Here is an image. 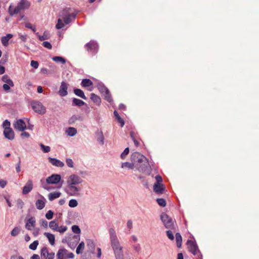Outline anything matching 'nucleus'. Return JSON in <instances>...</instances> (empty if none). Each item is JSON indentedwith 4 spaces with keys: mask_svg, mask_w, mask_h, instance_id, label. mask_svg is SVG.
I'll list each match as a JSON object with an SVG mask.
<instances>
[{
    "mask_svg": "<svg viewBox=\"0 0 259 259\" xmlns=\"http://www.w3.org/2000/svg\"><path fill=\"white\" fill-rule=\"evenodd\" d=\"M108 231L111 246L114 251L115 258L124 259L123 247L120 244L114 229L113 228H110L109 229Z\"/></svg>",
    "mask_w": 259,
    "mask_h": 259,
    "instance_id": "nucleus-1",
    "label": "nucleus"
},
{
    "mask_svg": "<svg viewBox=\"0 0 259 259\" xmlns=\"http://www.w3.org/2000/svg\"><path fill=\"white\" fill-rule=\"evenodd\" d=\"M82 181V179L77 175L72 174L69 176L67 180V193L70 196L78 195L81 188L77 185L81 184Z\"/></svg>",
    "mask_w": 259,
    "mask_h": 259,
    "instance_id": "nucleus-2",
    "label": "nucleus"
},
{
    "mask_svg": "<svg viewBox=\"0 0 259 259\" xmlns=\"http://www.w3.org/2000/svg\"><path fill=\"white\" fill-rule=\"evenodd\" d=\"M60 16L61 18L58 19L56 28L60 29L64 27L65 25L70 23L76 18V15L75 13L70 12V8H65L61 12Z\"/></svg>",
    "mask_w": 259,
    "mask_h": 259,
    "instance_id": "nucleus-3",
    "label": "nucleus"
},
{
    "mask_svg": "<svg viewBox=\"0 0 259 259\" xmlns=\"http://www.w3.org/2000/svg\"><path fill=\"white\" fill-rule=\"evenodd\" d=\"M131 159L135 163L138 162L137 168L139 171L145 172L149 167V163L147 158L138 152L132 155Z\"/></svg>",
    "mask_w": 259,
    "mask_h": 259,
    "instance_id": "nucleus-4",
    "label": "nucleus"
},
{
    "mask_svg": "<svg viewBox=\"0 0 259 259\" xmlns=\"http://www.w3.org/2000/svg\"><path fill=\"white\" fill-rule=\"evenodd\" d=\"M30 7V3L27 0H21L16 7L10 6L9 8L10 15L17 14L21 11L27 9Z\"/></svg>",
    "mask_w": 259,
    "mask_h": 259,
    "instance_id": "nucleus-5",
    "label": "nucleus"
},
{
    "mask_svg": "<svg viewBox=\"0 0 259 259\" xmlns=\"http://www.w3.org/2000/svg\"><path fill=\"white\" fill-rule=\"evenodd\" d=\"M187 244L189 251L193 254L195 259H202V255L195 241L188 240Z\"/></svg>",
    "mask_w": 259,
    "mask_h": 259,
    "instance_id": "nucleus-6",
    "label": "nucleus"
},
{
    "mask_svg": "<svg viewBox=\"0 0 259 259\" xmlns=\"http://www.w3.org/2000/svg\"><path fill=\"white\" fill-rule=\"evenodd\" d=\"M74 257L73 253L69 252L65 248L59 249L56 254L57 259H69L73 258Z\"/></svg>",
    "mask_w": 259,
    "mask_h": 259,
    "instance_id": "nucleus-7",
    "label": "nucleus"
},
{
    "mask_svg": "<svg viewBox=\"0 0 259 259\" xmlns=\"http://www.w3.org/2000/svg\"><path fill=\"white\" fill-rule=\"evenodd\" d=\"M2 80L5 83L3 85V90L7 93L10 92L11 88L14 86L12 80L7 75H4L2 77Z\"/></svg>",
    "mask_w": 259,
    "mask_h": 259,
    "instance_id": "nucleus-8",
    "label": "nucleus"
},
{
    "mask_svg": "<svg viewBox=\"0 0 259 259\" xmlns=\"http://www.w3.org/2000/svg\"><path fill=\"white\" fill-rule=\"evenodd\" d=\"M84 48L88 52L91 53L92 55L96 54L98 51V44L94 40H91L87 43L84 46Z\"/></svg>",
    "mask_w": 259,
    "mask_h": 259,
    "instance_id": "nucleus-9",
    "label": "nucleus"
},
{
    "mask_svg": "<svg viewBox=\"0 0 259 259\" xmlns=\"http://www.w3.org/2000/svg\"><path fill=\"white\" fill-rule=\"evenodd\" d=\"M80 240V235H73L71 238L69 239L67 241L65 239H63L62 240V242H67V244L69 247L74 249L76 247L77 244L78 243Z\"/></svg>",
    "mask_w": 259,
    "mask_h": 259,
    "instance_id": "nucleus-10",
    "label": "nucleus"
},
{
    "mask_svg": "<svg viewBox=\"0 0 259 259\" xmlns=\"http://www.w3.org/2000/svg\"><path fill=\"white\" fill-rule=\"evenodd\" d=\"M161 220L165 228L172 229L174 227V222L171 218L168 216L165 213L161 214Z\"/></svg>",
    "mask_w": 259,
    "mask_h": 259,
    "instance_id": "nucleus-11",
    "label": "nucleus"
},
{
    "mask_svg": "<svg viewBox=\"0 0 259 259\" xmlns=\"http://www.w3.org/2000/svg\"><path fill=\"white\" fill-rule=\"evenodd\" d=\"M33 110L36 113L40 114H44L46 112V108L39 102L34 101L31 103Z\"/></svg>",
    "mask_w": 259,
    "mask_h": 259,
    "instance_id": "nucleus-12",
    "label": "nucleus"
},
{
    "mask_svg": "<svg viewBox=\"0 0 259 259\" xmlns=\"http://www.w3.org/2000/svg\"><path fill=\"white\" fill-rule=\"evenodd\" d=\"M40 256L41 259H53L55 257V253L49 252L47 247H44L41 249Z\"/></svg>",
    "mask_w": 259,
    "mask_h": 259,
    "instance_id": "nucleus-13",
    "label": "nucleus"
},
{
    "mask_svg": "<svg viewBox=\"0 0 259 259\" xmlns=\"http://www.w3.org/2000/svg\"><path fill=\"white\" fill-rule=\"evenodd\" d=\"M61 179V176L59 174H53L46 179V182L48 184H57L59 183Z\"/></svg>",
    "mask_w": 259,
    "mask_h": 259,
    "instance_id": "nucleus-14",
    "label": "nucleus"
},
{
    "mask_svg": "<svg viewBox=\"0 0 259 259\" xmlns=\"http://www.w3.org/2000/svg\"><path fill=\"white\" fill-rule=\"evenodd\" d=\"M14 127L16 130L22 132L26 128L25 122L21 119L17 120L14 123Z\"/></svg>",
    "mask_w": 259,
    "mask_h": 259,
    "instance_id": "nucleus-15",
    "label": "nucleus"
},
{
    "mask_svg": "<svg viewBox=\"0 0 259 259\" xmlns=\"http://www.w3.org/2000/svg\"><path fill=\"white\" fill-rule=\"evenodd\" d=\"M36 225V220L34 217H31L26 220L25 228L29 231H31L32 228H34Z\"/></svg>",
    "mask_w": 259,
    "mask_h": 259,
    "instance_id": "nucleus-16",
    "label": "nucleus"
},
{
    "mask_svg": "<svg viewBox=\"0 0 259 259\" xmlns=\"http://www.w3.org/2000/svg\"><path fill=\"white\" fill-rule=\"evenodd\" d=\"M68 85V84L64 81L61 82L59 91V94L61 96L64 97L67 95Z\"/></svg>",
    "mask_w": 259,
    "mask_h": 259,
    "instance_id": "nucleus-17",
    "label": "nucleus"
},
{
    "mask_svg": "<svg viewBox=\"0 0 259 259\" xmlns=\"http://www.w3.org/2000/svg\"><path fill=\"white\" fill-rule=\"evenodd\" d=\"M33 189V183L31 180H29L25 185L24 186L22 190V193L24 195L29 193Z\"/></svg>",
    "mask_w": 259,
    "mask_h": 259,
    "instance_id": "nucleus-18",
    "label": "nucleus"
},
{
    "mask_svg": "<svg viewBox=\"0 0 259 259\" xmlns=\"http://www.w3.org/2000/svg\"><path fill=\"white\" fill-rule=\"evenodd\" d=\"M40 199H38L35 202V206L38 209H43L46 204V200L42 195H40Z\"/></svg>",
    "mask_w": 259,
    "mask_h": 259,
    "instance_id": "nucleus-19",
    "label": "nucleus"
},
{
    "mask_svg": "<svg viewBox=\"0 0 259 259\" xmlns=\"http://www.w3.org/2000/svg\"><path fill=\"white\" fill-rule=\"evenodd\" d=\"M48 160L54 166L59 167H62L64 166V163L63 162L56 158L49 157Z\"/></svg>",
    "mask_w": 259,
    "mask_h": 259,
    "instance_id": "nucleus-20",
    "label": "nucleus"
},
{
    "mask_svg": "<svg viewBox=\"0 0 259 259\" xmlns=\"http://www.w3.org/2000/svg\"><path fill=\"white\" fill-rule=\"evenodd\" d=\"M4 135L6 138L10 140H12L15 138L14 132L12 128L4 130Z\"/></svg>",
    "mask_w": 259,
    "mask_h": 259,
    "instance_id": "nucleus-21",
    "label": "nucleus"
},
{
    "mask_svg": "<svg viewBox=\"0 0 259 259\" xmlns=\"http://www.w3.org/2000/svg\"><path fill=\"white\" fill-rule=\"evenodd\" d=\"M164 188V186L162 184H155L153 187L154 191L158 194H162Z\"/></svg>",
    "mask_w": 259,
    "mask_h": 259,
    "instance_id": "nucleus-22",
    "label": "nucleus"
},
{
    "mask_svg": "<svg viewBox=\"0 0 259 259\" xmlns=\"http://www.w3.org/2000/svg\"><path fill=\"white\" fill-rule=\"evenodd\" d=\"M13 37L11 34H8L6 36H3L1 38V41L3 45L5 47H7L9 45V40Z\"/></svg>",
    "mask_w": 259,
    "mask_h": 259,
    "instance_id": "nucleus-23",
    "label": "nucleus"
},
{
    "mask_svg": "<svg viewBox=\"0 0 259 259\" xmlns=\"http://www.w3.org/2000/svg\"><path fill=\"white\" fill-rule=\"evenodd\" d=\"M61 195V193L58 191L50 193L48 195V199L50 201H53L55 199L60 197Z\"/></svg>",
    "mask_w": 259,
    "mask_h": 259,
    "instance_id": "nucleus-24",
    "label": "nucleus"
},
{
    "mask_svg": "<svg viewBox=\"0 0 259 259\" xmlns=\"http://www.w3.org/2000/svg\"><path fill=\"white\" fill-rule=\"evenodd\" d=\"M44 235L48 238L50 243L52 245H54L55 244V238L53 234L50 233L45 232L44 233Z\"/></svg>",
    "mask_w": 259,
    "mask_h": 259,
    "instance_id": "nucleus-25",
    "label": "nucleus"
},
{
    "mask_svg": "<svg viewBox=\"0 0 259 259\" xmlns=\"http://www.w3.org/2000/svg\"><path fill=\"white\" fill-rule=\"evenodd\" d=\"M36 35L38 36V39L40 41H43V40H46V39H48L50 38V33L48 31H45L44 32L42 35H38V33H36Z\"/></svg>",
    "mask_w": 259,
    "mask_h": 259,
    "instance_id": "nucleus-26",
    "label": "nucleus"
},
{
    "mask_svg": "<svg viewBox=\"0 0 259 259\" xmlns=\"http://www.w3.org/2000/svg\"><path fill=\"white\" fill-rule=\"evenodd\" d=\"M91 99L97 105H99L101 102L100 98L94 93L91 94Z\"/></svg>",
    "mask_w": 259,
    "mask_h": 259,
    "instance_id": "nucleus-27",
    "label": "nucleus"
},
{
    "mask_svg": "<svg viewBox=\"0 0 259 259\" xmlns=\"http://www.w3.org/2000/svg\"><path fill=\"white\" fill-rule=\"evenodd\" d=\"M85 104V103L78 99L73 98L72 100V105L81 107Z\"/></svg>",
    "mask_w": 259,
    "mask_h": 259,
    "instance_id": "nucleus-28",
    "label": "nucleus"
},
{
    "mask_svg": "<svg viewBox=\"0 0 259 259\" xmlns=\"http://www.w3.org/2000/svg\"><path fill=\"white\" fill-rule=\"evenodd\" d=\"M74 93L76 96L81 98L85 100L87 99L85 96L83 92L80 89H74Z\"/></svg>",
    "mask_w": 259,
    "mask_h": 259,
    "instance_id": "nucleus-29",
    "label": "nucleus"
},
{
    "mask_svg": "<svg viewBox=\"0 0 259 259\" xmlns=\"http://www.w3.org/2000/svg\"><path fill=\"white\" fill-rule=\"evenodd\" d=\"M66 133L69 136H73L76 134L77 130L74 127H70L66 130Z\"/></svg>",
    "mask_w": 259,
    "mask_h": 259,
    "instance_id": "nucleus-30",
    "label": "nucleus"
},
{
    "mask_svg": "<svg viewBox=\"0 0 259 259\" xmlns=\"http://www.w3.org/2000/svg\"><path fill=\"white\" fill-rule=\"evenodd\" d=\"M97 141L101 145H103L104 143V137L103 133L100 131L97 133Z\"/></svg>",
    "mask_w": 259,
    "mask_h": 259,
    "instance_id": "nucleus-31",
    "label": "nucleus"
},
{
    "mask_svg": "<svg viewBox=\"0 0 259 259\" xmlns=\"http://www.w3.org/2000/svg\"><path fill=\"white\" fill-rule=\"evenodd\" d=\"M176 240L178 247L180 248L182 246V238L180 233H177L176 234Z\"/></svg>",
    "mask_w": 259,
    "mask_h": 259,
    "instance_id": "nucleus-32",
    "label": "nucleus"
},
{
    "mask_svg": "<svg viewBox=\"0 0 259 259\" xmlns=\"http://www.w3.org/2000/svg\"><path fill=\"white\" fill-rule=\"evenodd\" d=\"M52 60L57 63L65 64L66 62V59L60 56H55L52 58Z\"/></svg>",
    "mask_w": 259,
    "mask_h": 259,
    "instance_id": "nucleus-33",
    "label": "nucleus"
},
{
    "mask_svg": "<svg viewBox=\"0 0 259 259\" xmlns=\"http://www.w3.org/2000/svg\"><path fill=\"white\" fill-rule=\"evenodd\" d=\"M81 84L83 87H89L93 84V82L89 79H83L81 81Z\"/></svg>",
    "mask_w": 259,
    "mask_h": 259,
    "instance_id": "nucleus-34",
    "label": "nucleus"
},
{
    "mask_svg": "<svg viewBox=\"0 0 259 259\" xmlns=\"http://www.w3.org/2000/svg\"><path fill=\"white\" fill-rule=\"evenodd\" d=\"M84 249V243L81 242L77 247L76 252L77 254L81 253Z\"/></svg>",
    "mask_w": 259,
    "mask_h": 259,
    "instance_id": "nucleus-35",
    "label": "nucleus"
},
{
    "mask_svg": "<svg viewBox=\"0 0 259 259\" xmlns=\"http://www.w3.org/2000/svg\"><path fill=\"white\" fill-rule=\"evenodd\" d=\"M58 226V224L55 221H51L49 223V227L53 231H56Z\"/></svg>",
    "mask_w": 259,
    "mask_h": 259,
    "instance_id": "nucleus-36",
    "label": "nucleus"
},
{
    "mask_svg": "<svg viewBox=\"0 0 259 259\" xmlns=\"http://www.w3.org/2000/svg\"><path fill=\"white\" fill-rule=\"evenodd\" d=\"M122 168H127L128 169H134V164L133 163H130L128 162H125L122 163L121 164Z\"/></svg>",
    "mask_w": 259,
    "mask_h": 259,
    "instance_id": "nucleus-37",
    "label": "nucleus"
},
{
    "mask_svg": "<svg viewBox=\"0 0 259 259\" xmlns=\"http://www.w3.org/2000/svg\"><path fill=\"white\" fill-rule=\"evenodd\" d=\"M80 116L78 115H74L71 117L69 119V123L70 124H73L76 121L80 119Z\"/></svg>",
    "mask_w": 259,
    "mask_h": 259,
    "instance_id": "nucleus-38",
    "label": "nucleus"
},
{
    "mask_svg": "<svg viewBox=\"0 0 259 259\" xmlns=\"http://www.w3.org/2000/svg\"><path fill=\"white\" fill-rule=\"evenodd\" d=\"M39 146L41 148V150L44 153H48L51 151V148L48 146H45L41 143L39 144Z\"/></svg>",
    "mask_w": 259,
    "mask_h": 259,
    "instance_id": "nucleus-39",
    "label": "nucleus"
},
{
    "mask_svg": "<svg viewBox=\"0 0 259 259\" xmlns=\"http://www.w3.org/2000/svg\"><path fill=\"white\" fill-rule=\"evenodd\" d=\"M20 232V229L19 227H16L12 230V231L11 232V234L12 236L15 237L17 236L19 234Z\"/></svg>",
    "mask_w": 259,
    "mask_h": 259,
    "instance_id": "nucleus-40",
    "label": "nucleus"
},
{
    "mask_svg": "<svg viewBox=\"0 0 259 259\" xmlns=\"http://www.w3.org/2000/svg\"><path fill=\"white\" fill-rule=\"evenodd\" d=\"M130 135H131V138L132 139L134 143V144L136 146V147H138L140 145V143L137 140V139L136 138V137H135L134 136V133L133 132H131V133H130Z\"/></svg>",
    "mask_w": 259,
    "mask_h": 259,
    "instance_id": "nucleus-41",
    "label": "nucleus"
},
{
    "mask_svg": "<svg viewBox=\"0 0 259 259\" xmlns=\"http://www.w3.org/2000/svg\"><path fill=\"white\" fill-rule=\"evenodd\" d=\"M72 231L74 233L76 234L77 235H79L81 232L80 229L79 227L77 225H73L71 227Z\"/></svg>",
    "mask_w": 259,
    "mask_h": 259,
    "instance_id": "nucleus-42",
    "label": "nucleus"
},
{
    "mask_svg": "<svg viewBox=\"0 0 259 259\" xmlns=\"http://www.w3.org/2000/svg\"><path fill=\"white\" fill-rule=\"evenodd\" d=\"M67 230V227L65 226H61L58 227V229L56 231L59 232L61 234L64 233Z\"/></svg>",
    "mask_w": 259,
    "mask_h": 259,
    "instance_id": "nucleus-43",
    "label": "nucleus"
},
{
    "mask_svg": "<svg viewBox=\"0 0 259 259\" xmlns=\"http://www.w3.org/2000/svg\"><path fill=\"white\" fill-rule=\"evenodd\" d=\"M68 205L70 207H75L77 206L78 202L76 200L72 199L69 201Z\"/></svg>",
    "mask_w": 259,
    "mask_h": 259,
    "instance_id": "nucleus-44",
    "label": "nucleus"
},
{
    "mask_svg": "<svg viewBox=\"0 0 259 259\" xmlns=\"http://www.w3.org/2000/svg\"><path fill=\"white\" fill-rule=\"evenodd\" d=\"M132 247L136 252L139 253L141 251V248L140 244H134L132 245Z\"/></svg>",
    "mask_w": 259,
    "mask_h": 259,
    "instance_id": "nucleus-45",
    "label": "nucleus"
},
{
    "mask_svg": "<svg viewBox=\"0 0 259 259\" xmlns=\"http://www.w3.org/2000/svg\"><path fill=\"white\" fill-rule=\"evenodd\" d=\"M156 201L160 206L164 207L166 205V201L163 198H158Z\"/></svg>",
    "mask_w": 259,
    "mask_h": 259,
    "instance_id": "nucleus-46",
    "label": "nucleus"
},
{
    "mask_svg": "<svg viewBox=\"0 0 259 259\" xmlns=\"http://www.w3.org/2000/svg\"><path fill=\"white\" fill-rule=\"evenodd\" d=\"M10 122L8 120H5L3 123V127L4 130L11 128L10 127Z\"/></svg>",
    "mask_w": 259,
    "mask_h": 259,
    "instance_id": "nucleus-47",
    "label": "nucleus"
},
{
    "mask_svg": "<svg viewBox=\"0 0 259 259\" xmlns=\"http://www.w3.org/2000/svg\"><path fill=\"white\" fill-rule=\"evenodd\" d=\"M38 245V241L37 240L34 241L29 245V248L32 250H35Z\"/></svg>",
    "mask_w": 259,
    "mask_h": 259,
    "instance_id": "nucleus-48",
    "label": "nucleus"
},
{
    "mask_svg": "<svg viewBox=\"0 0 259 259\" xmlns=\"http://www.w3.org/2000/svg\"><path fill=\"white\" fill-rule=\"evenodd\" d=\"M129 153V148H126L123 152L121 154L120 157L121 159H125L126 156Z\"/></svg>",
    "mask_w": 259,
    "mask_h": 259,
    "instance_id": "nucleus-49",
    "label": "nucleus"
},
{
    "mask_svg": "<svg viewBox=\"0 0 259 259\" xmlns=\"http://www.w3.org/2000/svg\"><path fill=\"white\" fill-rule=\"evenodd\" d=\"M66 163L67 166L69 167H73L74 166V163L72 160L70 158H67L66 159Z\"/></svg>",
    "mask_w": 259,
    "mask_h": 259,
    "instance_id": "nucleus-50",
    "label": "nucleus"
},
{
    "mask_svg": "<svg viewBox=\"0 0 259 259\" xmlns=\"http://www.w3.org/2000/svg\"><path fill=\"white\" fill-rule=\"evenodd\" d=\"M99 89L100 91V92L102 94H106V93H108V92H109V91L108 90V89L106 88L105 86H102V87H100L99 88Z\"/></svg>",
    "mask_w": 259,
    "mask_h": 259,
    "instance_id": "nucleus-51",
    "label": "nucleus"
},
{
    "mask_svg": "<svg viewBox=\"0 0 259 259\" xmlns=\"http://www.w3.org/2000/svg\"><path fill=\"white\" fill-rule=\"evenodd\" d=\"M54 212L53 211L50 210L46 214V217L48 220H51L53 218Z\"/></svg>",
    "mask_w": 259,
    "mask_h": 259,
    "instance_id": "nucleus-52",
    "label": "nucleus"
},
{
    "mask_svg": "<svg viewBox=\"0 0 259 259\" xmlns=\"http://www.w3.org/2000/svg\"><path fill=\"white\" fill-rule=\"evenodd\" d=\"M24 202L20 199H19L17 201V206L22 209L24 206Z\"/></svg>",
    "mask_w": 259,
    "mask_h": 259,
    "instance_id": "nucleus-53",
    "label": "nucleus"
},
{
    "mask_svg": "<svg viewBox=\"0 0 259 259\" xmlns=\"http://www.w3.org/2000/svg\"><path fill=\"white\" fill-rule=\"evenodd\" d=\"M26 28L30 29L32 30L33 32H35L36 31V28L34 26H32V25L30 23H26L25 25Z\"/></svg>",
    "mask_w": 259,
    "mask_h": 259,
    "instance_id": "nucleus-54",
    "label": "nucleus"
},
{
    "mask_svg": "<svg viewBox=\"0 0 259 259\" xmlns=\"http://www.w3.org/2000/svg\"><path fill=\"white\" fill-rule=\"evenodd\" d=\"M104 96L105 100H106L108 102H111L112 99L109 92H108V94H105Z\"/></svg>",
    "mask_w": 259,
    "mask_h": 259,
    "instance_id": "nucleus-55",
    "label": "nucleus"
},
{
    "mask_svg": "<svg viewBox=\"0 0 259 259\" xmlns=\"http://www.w3.org/2000/svg\"><path fill=\"white\" fill-rule=\"evenodd\" d=\"M166 234H167V237L170 240H173L174 239V234H173L172 232L171 231H170V230L167 231H166Z\"/></svg>",
    "mask_w": 259,
    "mask_h": 259,
    "instance_id": "nucleus-56",
    "label": "nucleus"
},
{
    "mask_svg": "<svg viewBox=\"0 0 259 259\" xmlns=\"http://www.w3.org/2000/svg\"><path fill=\"white\" fill-rule=\"evenodd\" d=\"M42 46L48 49H52V45L48 41H44L42 43Z\"/></svg>",
    "mask_w": 259,
    "mask_h": 259,
    "instance_id": "nucleus-57",
    "label": "nucleus"
},
{
    "mask_svg": "<svg viewBox=\"0 0 259 259\" xmlns=\"http://www.w3.org/2000/svg\"><path fill=\"white\" fill-rule=\"evenodd\" d=\"M40 224L41 226L43 227L47 228L48 226V222L45 220H41L40 221Z\"/></svg>",
    "mask_w": 259,
    "mask_h": 259,
    "instance_id": "nucleus-58",
    "label": "nucleus"
},
{
    "mask_svg": "<svg viewBox=\"0 0 259 259\" xmlns=\"http://www.w3.org/2000/svg\"><path fill=\"white\" fill-rule=\"evenodd\" d=\"M30 65L33 68L36 69L38 67V63L37 61L32 60L30 63Z\"/></svg>",
    "mask_w": 259,
    "mask_h": 259,
    "instance_id": "nucleus-59",
    "label": "nucleus"
},
{
    "mask_svg": "<svg viewBox=\"0 0 259 259\" xmlns=\"http://www.w3.org/2000/svg\"><path fill=\"white\" fill-rule=\"evenodd\" d=\"M116 119L119 123H120L121 127H123L124 124V122L123 120L120 117V116H118L117 118Z\"/></svg>",
    "mask_w": 259,
    "mask_h": 259,
    "instance_id": "nucleus-60",
    "label": "nucleus"
},
{
    "mask_svg": "<svg viewBox=\"0 0 259 259\" xmlns=\"http://www.w3.org/2000/svg\"><path fill=\"white\" fill-rule=\"evenodd\" d=\"M155 179H156V183L155 184H162V177L159 176V175H157L155 177Z\"/></svg>",
    "mask_w": 259,
    "mask_h": 259,
    "instance_id": "nucleus-61",
    "label": "nucleus"
},
{
    "mask_svg": "<svg viewBox=\"0 0 259 259\" xmlns=\"http://www.w3.org/2000/svg\"><path fill=\"white\" fill-rule=\"evenodd\" d=\"M18 35H19V38L21 39L22 41H23L24 42L26 41V40L27 39V35H22V34L19 33L18 34Z\"/></svg>",
    "mask_w": 259,
    "mask_h": 259,
    "instance_id": "nucleus-62",
    "label": "nucleus"
},
{
    "mask_svg": "<svg viewBox=\"0 0 259 259\" xmlns=\"http://www.w3.org/2000/svg\"><path fill=\"white\" fill-rule=\"evenodd\" d=\"M21 136L22 138H28L30 137V135L28 133H27L26 132H23L21 134Z\"/></svg>",
    "mask_w": 259,
    "mask_h": 259,
    "instance_id": "nucleus-63",
    "label": "nucleus"
},
{
    "mask_svg": "<svg viewBox=\"0 0 259 259\" xmlns=\"http://www.w3.org/2000/svg\"><path fill=\"white\" fill-rule=\"evenodd\" d=\"M11 259H24L21 256L18 255H14L11 257Z\"/></svg>",
    "mask_w": 259,
    "mask_h": 259,
    "instance_id": "nucleus-64",
    "label": "nucleus"
}]
</instances>
